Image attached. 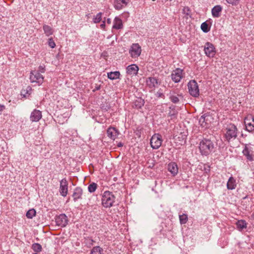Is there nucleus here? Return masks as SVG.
Masks as SVG:
<instances>
[{"mask_svg":"<svg viewBox=\"0 0 254 254\" xmlns=\"http://www.w3.org/2000/svg\"><path fill=\"white\" fill-rule=\"evenodd\" d=\"M238 133V128L234 124H229L227 125L224 129V137L228 142L235 139L237 137Z\"/></svg>","mask_w":254,"mask_h":254,"instance_id":"obj_1","label":"nucleus"},{"mask_svg":"<svg viewBox=\"0 0 254 254\" xmlns=\"http://www.w3.org/2000/svg\"><path fill=\"white\" fill-rule=\"evenodd\" d=\"M214 145L209 139L203 138L199 143V149L202 155L209 154L213 150Z\"/></svg>","mask_w":254,"mask_h":254,"instance_id":"obj_2","label":"nucleus"},{"mask_svg":"<svg viewBox=\"0 0 254 254\" xmlns=\"http://www.w3.org/2000/svg\"><path fill=\"white\" fill-rule=\"evenodd\" d=\"M115 197L109 191L104 192L102 197V204L104 207L110 208L113 206Z\"/></svg>","mask_w":254,"mask_h":254,"instance_id":"obj_3","label":"nucleus"},{"mask_svg":"<svg viewBox=\"0 0 254 254\" xmlns=\"http://www.w3.org/2000/svg\"><path fill=\"white\" fill-rule=\"evenodd\" d=\"M213 120V119L211 115L204 114L199 118V124L202 127L206 128L210 127Z\"/></svg>","mask_w":254,"mask_h":254,"instance_id":"obj_4","label":"nucleus"},{"mask_svg":"<svg viewBox=\"0 0 254 254\" xmlns=\"http://www.w3.org/2000/svg\"><path fill=\"white\" fill-rule=\"evenodd\" d=\"M30 79L32 83H36L40 85L43 83L44 77L38 71L34 70L30 73Z\"/></svg>","mask_w":254,"mask_h":254,"instance_id":"obj_5","label":"nucleus"},{"mask_svg":"<svg viewBox=\"0 0 254 254\" xmlns=\"http://www.w3.org/2000/svg\"><path fill=\"white\" fill-rule=\"evenodd\" d=\"M189 93L194 97L199 95V89L197 82L193 80L190 81L188 84Z\"/></svg>","mask_w":254,"mask_h":254,"instance_id":"obj_6","label":"nucleus"},{"mask_svg":"<svg viewBox=\"0 0 254 254\" xmlns=\"http://www.w3.org/2000/svg\"><path fill=\"white\" fill-rule=\"evenodd\" d=\"M162 136L159 134H154L150 139V145L153 149L159 148L162 144Z\"/></svg>","mask_w":254,"mask_h":254,"instance_id":"obj_7","label":"nucleus"},{"mask_svg":"<svg viewBox=\"0 0 254 254\" xmlns=\"http://www.w3.org/2000/svg\"><path fill=\"white\" fill-rule=\"evenodd\" d=\"M204 53L207 57L213 58L216 54L215 48L213 44L210 42H206L204 47Z\"/></svg>","mask_w":254,"mask_h":254,"instance_id":"obj_8","label":"nucleus"},{"mask_svg":"<svg viewBox=\"0 0 254 254\" xmlns=\"http://www.w3.org/2000/svg\"><path fill=\"white\" fill-rule=\"evenodd\" d=\"M244 122L247 131L252 132L254 130V118L252 115H249L245 117Z\"/></svg>","mask_w":254,"mask_h":254,"instance_id":"obj_9","label":"nucleus"},{"mask_svg":"<svg viewBox=\"0 0 254 254\" xmlns=\"http://www.w3.org/2000/svg\"><path fill=\"white\" fill-rule=\"evenodd\" d=\"M141 52V47L137 43L133 44L129 51V53L132 58L138 57L140 55Z\"/></svg>","mask_w":254,"mask_h":254,"instance_id":"obj_10","label":"nucleus"},{"mask_svg":"<svg viewBox=\"0 0 254 254\" xmlns=\"http://www.w3.org/2000/svg\"><path fill=\"white\" fill-rule=\"evenodd\" d=\"M59 192L60 194L64 197L66 196L67 194L68 182L65 178L63 179L60 181Z\"/></svg>","mask_w":254,"mask_h":254,"instance_id":"obj_11","label":"nucleus"},{"mask_svg":"<svg viewBox=\"0 0 254 254\" xmlns=\"http://www.w3.org/2000/svg\"><path fill=\"white\" fill-rule=\"evenodd\" d=\"M183 70L179 68L174 70L171 74L172 80L175 83H178L183 78Z\"/></svg>","mask_w":254,"mask_h":254,"instance_id":"obj_12","label":"nucleus"},{"mask_svg":"<svg viewBox=\"0 0 254 254\" xmlns=\"http://www.w3.org/2000/svg\"><path fill=\"white\" fill-rule=\"evenodd\" d=\"M56 222L57 225L61 227H65L68 222L67 216L64 214H60L56 218Z\"/></svg>","mask_w":254,"mask_h":254,"instance_id":"obj_13","label":"nucleus"},{"mask_svg":"<svg viewBox=\"0 0 254 254\" xmlns=\"http://www.w3.org/2000/svg\"><path fill=\"white\" fill-rule=\"evenodd\" d=\"M243 153L248 160L252 161L254 160L253 151H252V147L249 144H245Z\"/></svg>","mask_w":254,"mask_h":254,"instance_id":"obj_14","label":"nucleus"},{"mask_svg":"<svg viewBox=\"0 0 254 254\" xmlns=\"http://www.w3.org/2000/svg\"><path fill=\"white\" fill-rule=\"evenodd\" d=\"M42 117L41 112L38 110L35 109L30 115V121L33 122H38L41 119Z\"/></svg>","mask_w":254,"mask_h":254,"instance_id":"obj_15","label":"nucleus"},{"mask_svg":"<svg viewBox=\"0 0 254 254\" xmlns=\"http://www.w3.org/2000/svg\"><path fill=\"white\" fill-rule=\"evenodd\" d=\"M107 133L109 137L114 140L119 134V131L115 127H111L108 128Z\"/></svg>","mask_w":254,"mask_h":254,"instance_id":"obj_16","label":"nucleus"},{"mask_svg":"<svg viewBox=\"0 0 254 254\" xmlns=\"http://www.w3.org/2000/svg\"><path fill=\"white\" fill-rule=\"evenodd\" d=\"M139 68L138 66L135 64L128 65L127 67V72L129 75H136L137 74Z\"/></svg>","mask_w":254,"mask_h":254,"instance_id":"obj_17","label":"nucleus"},{"mask_svg":"<svg viewBox=\"0 0 254 254\" xmlns=\"http://www.w3.org/2000/svg\"><path fill=\"white\" fill-rule=\"evenodd\" d=\"M168 170L171 174L175 176L178 173V168L177 165L175 162H171L168 165Z\"/></svg>","mask_w":254,"mask_h":254,"instance_id":"obj_18","label":"nucleus"},{"mask_svg":"<svg viewBox=\"0 0 254 254\" xmlns=\"http://www.w3.org/2000/svg\"><path fill=\"white\" fill-rule=\"evenodd\" d=\"M146 84L150 88H154L158 85V80L153 77H148L146 80Z\"/></svg>","mask_w":254,"mask_h":254,"instance_id":"obj_19","label":"nucleus"},{"mask_svg":"<svg viewBox=\"0 0 254 254\" xmlns=\"http://www.w3.org/2000/svg\"><path fill=\"white\" fill-rule=\"evenodd\" d=\"M127 0H115L114 7L117 10H120L127 4Z\"/></svg>","mask_w":254,"mask_h":254,"instance_id":"obj_20","label":"nucleus"},{"mask_svg":"<svg viewBox=\"0 0 254 254\" xmlns=\"http://www.w3.org/2000/svg\"><path fill=\"white\" fill-rule=\"evenodd\" d=\"M222 7L220 5H217L214 6L212 10L211 13L213 17H219L220 16V13L222 11Z\"/></svg>","mask_w":254,"mask_h":254,"instance_id":"obj_21","label":"nucleus"},{"mask_svg":"<svg viewBox=\"0 0 254 254\" xmlns=\"http://www.w3.org/2000/svg\"><path fill=\"white\" fill-rule=\"evenodd\" d=\"M82 192V190L80 188L77 187L74 189L72 194V197L74 201H76L78 199L81 198Z\"/></svg>","mask_w":254,"mask_h":254,"instance_id":"obj_22","label":"nucleus"},{"mask_svg":"<svg viewBox=\"0 0 254 254\" xmlns=\"http://www.w3.org/2000/svg\"><path fill=\"white\" fill-rule=\"evenodd\" d=\"M144 104V100L141 98H137L133 103V107L137 109H140Z\"/></svg>","mask_w":254,"mask_h":254,"instance_id":"obj_23","label":"nucleus"},{"mask_svg":"<svg viewBox=\"0 0 254 254\" xmlns=\"http://www.w3.org/2000/svg\"><path fill=\"white\" fill-rule=\"evenodd\" d=\"M123 28V23L122 20L119 17H115L114 20V25L113 28L116 29H120Z\"/></svg>","mask_w":254,"mask_h":254,"instance_id":"obj_24","label":"nucleus"},{"mask_svg":"<svg viewBox=\"0 0 254 254\" xmlns=\"http://www.w3.org/2000/svg\"><path fill=\"white\" fill-rule=\"evenodd\" d=\"M179 97H182L181 95H175L174 91H171L170 92L169 99L174 103H178L179 102Z\"/></svg>","mask_w":254,"mask_h":254,"instance_id":"obj_25","label":"nucleus"},{"mask_svg":"<svg viewBox=\"0 0 254 254\" xmlns=\"http://www.w3.org/2000/svg\"><path fill=\"white\" fill-rule=\"evenodd\" d=\"M120 72L118 71L108 72L107 76L111 80H115L120 78Z\"/></svg>","mask_w":254,"mask_h":254,"instance_id":"obj_26","label":"nucleus"},{"mask_svg":"<svg viewBox=\"0 0 254 254\" xmlns=\"http://www.w3.org/2000/svg\"><path fill=\"white\" fill-rule=\"evenodd\" d=\"M236 182L235 179L233 177H230L227 182V186L229 190H233L236 187Z\"/></svg>","mask_w":254,"mask_h":254,"instance_id":"obj_27","label":"nucleus"},{"mask_svg":"<svg viewBox=\"0 0 254 254\" xmlns=\"http://www.w3.org/2000/svg\"><path fill=\"white\" fill-rule=\"evenodd\" d=\"M43 28L44 31V33L46 36H49L53 34V30L50 26L47 25H44Z\"/></svg>","mask_w":254,"mask_h":254,"instance_id":"obj_28","label":"nucleus"},{"mask_svg":"<svg viewBox=\"0 0 254 254\" xmlns=\"http://www.w3.org/2000/svg\"><path fill=\"white\" fill-rule=\"evenodd\" d=\"M103 250L99 246H96L92 248L90 254H103Z\"/></svg>","mask_w":254,"mask_h":254,"instance_id":"obj_29","label":"nucleus"},{"mask_svg":"<svg viewBox=\"0 0 254 254\" xmlns=\"http://www.w3.org/2000/svg\"><path fill=\"white\" fill-rule=\"evenodd\" d=\"M237 226L238 228L243 229L246 228L247 223L245 220H239L236 223Z\"/></svg>","mask_w":254,"mask_h":254,"instance_id":"obj_30","label":"nucleus"},{"mask_svg":"<svg viewBox=\"0 0 254 254\" xmlns=\"http://www.w3.org/2000/svg\"><path fill=\"white\" fill-rule=\"evenodd\" d=\"M32 248L33 251L37 253L41 252L42 249L41 245L38 243L33 244L32 245Z\"/></svg>","mask_w":254,"mask_h":254,"instance_id":"obj_31","label":"nucleus"},{"mask_svg":"<svg viewBox=\"0 0 254 254\" xmlns=\"http://www.w3.org/2000/svg\"><path fill=\"white\" fill-rule=\"evenodd\" d=\"M36 215V211L34 209H31L29 210L26 214V217L28 218L32 219Z\"/></svg>","mask_w":254,"mask_h":254,"instance_id":"obj_32","label":"nucleus"},{"mask_svg":"<svg viewBox=\"0 0 254 254\" xmlns=\"http://www.w3.org/2000/svg\"><path fill=\"white\" fill-rule=\"evenodd\" d=\"M180 221L181 224H186L188 221V216L186 214L179 215Z\"/></svg>","mask_w":254,"mask_h":254,"instance_id":"obj_33","label":"nucleus"},{"mask_svg":"<svg viewBox=\"0 0 254 254\" xmlns=\"http://www.w3.org/2000/svg\"><path fill=\"white\" fill-rule=\"evenodd\" d=\"M97 187V185L95 183H92L88 187V191L90 192H94L96 190Z\"/></svg>","mask_w":254,"mask_h":254,"instance_id":"obj_34","label":"nucleus"},{"mask_svg":"<svg viewBox=\"0 0 254 254\" xmlns=\"http://www.w3.org/2000/svg\"><path fill=\"white\" fill-rule=\"evenodd\" d=\"M200 27L202 31L205 33L208 32L210 30V28H208V25L206 22H203Z\"/></svg>","mask_w":254,"mask_h":254,"instance_id":"obj_35","label":"nucleus"},{"mask_svg":"<svg viewBox=\"0 0 254 254\" xmlns=\"http://www.w3.org/2000/svg\"><path fill=\"white\" fill-rule=\"evenodd\" d=\"M102 13L99 12L98 13L94 18H93V22L95 23H98L100 22L102 20Z\"/></svg>","mask_w":254,"mask_h":254,"instance_id":"obj_36","label":"nucleus"},{"mask_svg":"<svg viewBox=\"0 0 254 254\" xmlns=\"http://www.w3.org/2000/svg\"><path fill=\"white\" fill-rule=\"evenodd\" d=\"M226 2L232 5H237L240 3V0H226Z\"/></svg>","mask_w":254,"mask_h":254,"instance_id":"obj_37","label":"nucleus"},{"mask_svg":"<svg viewBox=\"0 0 254 254\" xmlns=\"http://www.w3.org/2000/svg\"><path fill=\"white\" fill-rule=\"evenodd\" d=\"M48 45L52 48H54L55 47L56 44H55V42L54 41L53 38H51L49 39Z\"/></svg>","mask_w":254,"mask_h":254,"instance_id":"obj_38","label":"nucleus"},{"mask_svg":"<svg viewBox=\"0 0 254 254\" xmlns=\"http://www.w3.org/2000/svg\"><path fill=\"white\" fill-rule=\"evenodd\" d=\"M37 71H38L39 73H44L45 71V66L43 65H40Z\"/></svg>","mask_w":254,"mask_h":254,"instance_id":"obj_39","label":"nucleus"},{"mask_svg":"<svg viewBox=\"0 0 254 254\" xmlns=\"http://www.w3.org/2000/svg\"><path fill=\"white\" fill-rule=\"evenodd\" d=\"M100 27L102 29H104L105 27V22L103 21L102 23L100 25Z\"/></svg>","mask_w":254,"mask_h":254,"instance_id":"obj_40","label":"nucleus"},{"mask_svg":"<svg viewBox=\"0 0 254 254\" xmlns=\"http://www.w3.org/2000/svg\"><path fill=\"white\" fill-rule=\"evenodd\" d=\"M5 109V107L3 105H0V112L3 111Z\"/></svg>","mask_w":254,"mask_h":254,"instance_id":"obj_41","label":"nucleus"},{"mask_svg":"<svg viewBox=\"0 0 254 254\" xmlns=\"http://www.w3.org/2000/svg\"><path fill=\"white\" fill-rule=\"evenodd\" d=\"M107 22L108 24H111V19L110 18H108L107 20Z\"/></svg>","mask_w":254,"mask_h":254,"instance_id":"obj_42","label":"nucleus"},{"mask_svg":"<svg viewBox=\"0 0 254 254\" xmlns=\"http://www.w3.org/2000/svg\"><path fill=\"white\" fill-rule=\"evenodd\" d=\"M186 9L187 10H189V8L188 7H184V8L183 9L184 11L185 12V11H186Z\"/></svg>","mask_w":254,"mask_h":254,"instance_id":"obj_43","label":"nucleus"},{"mask_svg":"<svg viewBox=\"0 0 254 254\" xmlns=\"http://www.w3.org/2000/svg\"><path fill=\"white\" fill-rule=\"evenodd\" d=\"M118 146L120 147V146H123V144L122 143H119L118 145Z\"/></svg>","mask_w":254,"mask_h":254,"instance_id":"obj_44","label":"nucleus"},{"mask_svg":"<svg viewBox=\"0 0 254 254\" xmlns=\"http://www.w3.org/2000/svg\"><path fill=\"white\" fill-rule=\"evenodd\" d=\"M252 217L253 218V219L254 220V214H253L252 215Z\"/></svg>","mask_w":254,"mask_h":254,"instance_id":"obj_45","label":"nucleus"},{"mask_svg":"<svg viewBox=\"0 0 254 254\" xmlns=\"http://www.w3.org/2000/svg\"><path fill=\"white\" fill-rule=\"evenodd\" d=\"M175 114H170V116H173V115H174Z\"/></svg>","mask_w":254,"mask_h":254,"instance_id":"obj_46","label":"nucleus"}]
</instances>
